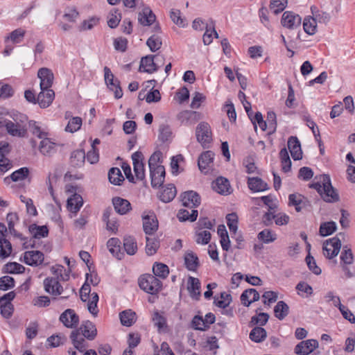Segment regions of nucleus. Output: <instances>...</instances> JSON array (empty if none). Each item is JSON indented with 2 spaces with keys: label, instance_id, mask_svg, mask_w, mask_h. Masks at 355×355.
<instances>
[{
  "label": "nucleus",
  "instance_id": "nucleus-64",
  "mask_svg": "<svg viewBox=\"0 0 355 355\" xmlns=\"http://www.w3.org/2000/svg\"><path fill=\"white\" fill-rule=\"evenodd\" d=\"M15 286V280L10 276H3L0 278V290L7 291Z\"/></svg>",
  "mask_w": 355,
  "mask_h": 355
},
{
  "label": "nucleus",
  "instance_id": "nucleus-3",
  "mask_svg": "<svg viewBox=\"0 0 355 355\" xmlns=\"http://www.w3.org/2000/svg\"><path fill=\"white\" fill-rule=\"evenodd\" d=\"M164 57L148 55L143 57L140 62L139 71L140 72H146L152 73L161 67L164 64Z\"/></svg>",
  "mask_w": 355,
  "mask_h": 355
},
{
  "label": "nucleus",
  "instance_id": "nucleus-17",
  "mask_svg": "<svg viewBox=\"0 0 355 355\" xmlns=\"http://www.w3.org/2000/svg\"><path fill=\"white\" fill-rule=\"evenodd\" d=\"M60 320L67 328H74L79 322V318L72 309H67L60 316Z\"/></svg>",
  "mask_w": 355,
  "mask_h": 355
},
{
  "label": "nucleus",
  "instance_id": "nucleus-8",
  "mask_svg": "<svg viewBox=\"0 0 355 355\" xmlns=\"http://www.w3.org/2000/svg\"><path fill=\"white\" fill-rule=\"evenodd\" d=\"M133 168L137 180L145 179V168L144 163V155L141 152L137 151L132 155Z\"/></svg>",
  "mask_w": 355,
  "mask_h": 355
},
{
  "label": "nucleus",
  "instance_id": "nucleus-44",
  "mask_svg": "<svg viewBox=\"0 0 355 355\" xmlns=\"http://www.w3.org/2000/svg\"><path fill=\"white\" fill-rule=\"evenodd\" d=\"M177 216L180 221L189 220L191 222H193L197 218L198 211L191 209V211L190 213L188 210L182 209L178 211Z\"/></svg>",
  "mask_w": 355,
  "mask_h": 355
},
{
  "label": "nucleus",
  "instance_id": "nucleus-27",
  "mask_svg": "<svg viewBox=\"0 0 355 355\" xmlns=\"http://www.w3.org/2000/svg\"><path fill=\"white\" fill-rule=\"evenodd\" d=\"M73 347L80 352H84L88 347V343L85 337L82 336L79 331H72L70 335Z\"/></svg>",
  "mask_w": 355,
  "mask_h": 355
},
{
  "label": "nucleus",
  "instance_id": "nucleus-23",
  "mask_svg": "<svg viewBox=\"0 0 355 355\" xmlns=\"http://www.w3.org/2000/svg\"><path fill=\"white\" fill-rule=\"evenodd\" d=\"M74 331H79V334L89 340H92L96 336V329L92 322H84L81 326Z\"/></svg>",
  "mask_w": 355,
  "mask_h": 355
},
{
  "label": "nucleus",
  "instance_id": "nucleus-57",
  "mask_svg": "<svg viewBox=\"0 0 355 355\" xmlns=\"http://www.w3.org/2000/svg\"><path fill=\"white\" fill-rule=\"evenodd\" d=\"M303 27L304 31L309 35H313L316 31L317 21L315 18H306L304 20Z\"/></svg>",
  "mask_w": 355,
  "mask_h": 355
},
{
  "label": "nucleus",
  "instance_id": "nucleus-28",
  "mask_svg": "<svg viewBox=\"0 0 355 355\" xmlns=\"http://www.w3.org/2000/svg\"><path fill=\"white\" fill-rule=\"evenodd\" d=\"M259 293L254 288L246 289L241 295V301L243 305L249 306L252 302L259 300Z\"/></svg>",
  "mask_w": 355,
  "mask_h": 355
},
{
  "label": "nucleus",
  "instance_id": "nucleus-31",
  "mask_svg": "<svg viewBox=\"0 0 355 355\" xmlns=\"http://www.w3.org/2000/svg\"><path fill=\"white\" fill-rule=\"evenodd\" d=\"M83 200L80 195L74 193L67 199V209L73 213H77L83 206Z\"/></svg>",
  "mask_w": 355,
  "mask_h": 355
},
{
  "label": "nucleus",
  "instance_id": "nucleus-58",
  "mask_svg": "<svg viewBox=\"0 0 355 355\" xmlns=\"http://www.w3.org/2000/svg\"><path fill=\"white\" fill-rule=\"evenodd\" d=\"M146 44L151 51L155 52L161 48L162 43L159 36L153 35L148 39Z\"/></svg>",
  "mask_w": 355,
  "mask_h": 355
},
{
  "label": "nucleus",
  "instance_id": "nucleus-22",
  "mask_svg": "<svg viewBox=\"0 0 355 355\" xmlns=\"http://www.w3.org/2000/svg\"><path fill=\"white\" fill-rule=\"evenodd\" d=\"M288 148L294 160L302 158V151L300 141L296 137H291L288 140Z\"/></svg>",
  "mask_w": 355,
  "mask_h": 355
},
{
  "label": "nucleus",
  "instance_id": "nucleus-63",
  "mask_svg": "<svg viewBox=\"0 0 355 355\" xmlns=\"http://www.w3.org/2000/svg\"><path fill=\"white\" fill-rule=\"evenodd\" d=\"M162 157V153L160 151L155 152L149 158L148 166L150 170L155 169L157 167L163 166L159 164L160 159Z\"/></svg>",
  "mask_w": 355,
  "mask_h": 355
},
{
  "label": "nucleus",
  "instance_id": "nucleus-55",
  "mask_svg": "<svg viewBox=\"0 0 355 355\" xmlns=\"http://www.w3.org/2000/svg\"><path fill=\"white\" fill-rule=\"evenodd\" d=\"M6 272L10 274H21L25 271V267L17 262H10L5 265Z\"/></svg>",
  "mask_w": 355,
  "mask_h": 355
},
{
  "label": "nucleus",
  "instance_id": "nucleus-42",
  "mask_svg": "<svg viewBox=\"0 0 355 355\" xmlns=\"http://www.w3.org/2000/svg\"><path fill=\"white\" fill-rule=\"evenodd\" d=\"M289 311L288 306L284 302L279 301L274 308V313L276 318L279 320H283Z\"/></svg>",
  "mask_w": 355,
  "mask_h": 355
},
{
  "label": "nucleus",
  "instance_id": "nucleus-26",
  "mask_svg": "<svg viewBox=\"0 0 355 355\" xmlns=\"http://www.w3.org/2000/svg\"><path fill=\"white\" fill-rule=\"evenodd\" d=\"M177 190L174 184H168L159 191V198L164 202H169L175 197Z\"/></svg>",
  "mask_w": 355,
  "mask_h": 355
},
{
  "label": "nucleus",
  "instance_id": "nucleus-34",
  "mask_svg": "<svg viewBox=\"0 0 355 355\" xmlns=\"http://www.w3.org/2000/svg\"><path fill=\"white\" fill-rule=\"evenodd\" d=\"M30 130L33 135L41 140L49 137V132L36 121L29 122Z\"/></svg>",
  "mask_w": 355,
  "mask_h": 355
},
{
  "label": "nucleus",
  "instance_id": "nucleus-49",
  "mask_svg": "<svg viewBox=\"0 0 355 355\" xmlns=\"http://www.w3.org/2000/svg\"><path fill=\"white\" fill-rule=\"evenodd\" d=\"M336 224L333 221L323 223L320 227V234L327 236L333 234L336 230Z\"/></svg>",
  "mask_w": 355,
  "mask_h": 355
},
{
  "label": "nucleus",
  "instance_id": "nucleus-35",
  "mask_svg": "<svg viewBox=\"0 0 355 355\" xmlns=\"http://www.w3.org/2000/svg\"><path fill=\"white\" fill-rule=\"evenodd\" d=\"M119 318L122 325L130 327L136 322V313L130 309L120 313Z\"/></svg>",
  "mask_w": 355,
  "mask_h": 355
},
{
  "label": "nucleus",
  "instance_id": "nucleus-56",
  "mask_svg": "<svg viewBox=\"0 0 355 355\" xmlns=\"http://www.w3.org/2000/svg\"><path fill=\"white\" fill-rule=\"evenodd\" d=\"M288 4V0H271L270 4V10L275 14L283 11Z\"/></svg>",
  "mask_w": 355,
  "mask_h": 355
},
{
  "label": "nucleus",
  "instance_id": "nucleus-2",
  "mask_svg": "<svg viewBox=\"0 0 355 355\" xmlns=\"http://www.w3.org/2000/svg\"><path fill=\"white\" fill-rule=\"evenodd\" d=\"M80 299L83 302H87V309L90 313L96 316L98 313L97 304L98 302V295L96 292L91 293L90 285L85 283L80 291Z\"/></svg>",
  "mask_w": 355,
  "mask_h": 355
},
{
  "label": "nucleus",
  "instance_id": "nucleus-11",
  "mask_svg": "<svg viewBox=\"0 0 355 355\" xmlns=\"http://www.w3.org/2000/svg\"><path fill=\"white\" fill-rule=\"evenodd\" d=\"M301 21L300 15L291 11L284 12L281 20L282 26L288 29L297 28L300 26Z\"/></svg>",
  "mask_w": 355,
  "mask_h": 355
},
{
  "label": "nucleus",
  "instance_id": "nucleus-37",
  "mask_svg": "<svg viewBox=\"0 0 355 355\" xmlns=\"http://www.w3.org/2000/svg\"><path fill=\"white\" fill-rule=\"evenodd\" d=\"M155 20V15L149 8H144L139 15V21L144 26H150Z\"/></svg>",
  "mask_w": 355,
  "mask_h": 355
},
{
  "label": "nucleus",
  "instance_id": "nucleus-32",
  "mask_svg": "<svg viewBox=\"0 0 355 355\" xmlns=\"http://www.w3.org/2000/svg\"><path fill=\"white\" fill-rule=\"evenodd\" d=\"M8 132L15 137H24L26 134V130L20 124L8 121L6 123Z\"/></svg>",
  "mask_w": 355,
  "mask_h": 355
},
{
  "label": "nucleus",
  "instance_id": "nucleus-21",
  "mask_svg": "<svg viewBox=\"0 0 355 355\" xmlns=\"http://www.w3.org/2000/svg\"><path fill=\"white\" fill-rule=\"evenodd\" d=\"M143 229L148 236L153 235L157 230L158 221L153 214L143 216Z\"/></svg>",
  "mask_w": 355,
  "mask_h": 355
},
{
  "label": "nucleus",
  "instance_id": "nucleus-52",
  "mask_svg": "<svg viewBox=\"0 0 355 355\" xmlns=\"http://www.w3.org/2000/svg\"><path fill=\"white\" fill-rule=\"evenodd\" d=\"M258 239L265 243H269L275 241L277 236L271 230L265 229L258 234Z\"/></svg>",
  "mask_w": 355,
  "mask_h": 355
},
{
  "label": "nucleus",
  "instance_id": "nucleus-46",
  "mask_svg": "<svg viewBox=\"0 0 355 355\" xmlns=\"http://www.w3.org/2000/svg\"><path fill=\"white\" fill-rule=\"evenodd\" d=\"M108 178L112 184L120 185L124 180L123 176L119 168H112L108 173Z\"/></svg>",
  "mask_w": 355,
  "mask_h": 355
},
{
  "label": "nucleus",
  "instance_id": "nucleus-6",
  "mask_svg": "<svg viewBox=\"0 0 355 355\" xmlns=\"http://www.w3.org/2000/svg\"><path fill=\"white\" fill-rule=\"evenodd\" d=\"M344 236V234L339 233L336 236L324 243L323 254L327 258L332 259L338 255L342 245L340 238H343Z\"/></svg>",
  "mask_w": 355,
  "mask_h": 355
},
{
  "label": "nucleus",
  "instance_id": "nucleus-43",
  "mask_svg": "<svg viewBox=\"0 0 355 355\" xmlns=\"http://www.w3.org/2000/svg\"><path fill=\"white\" fill-rule=\"evenodd\" d=\"M266 331L260 327H256L250 333V338L256 343H261L266 338Z\"/></svg>",
  "mask_w": 355,
  "mask_h": 355
},
{
  "label": "nucleus",
  "instance_id": "nucleus-53",
  "mask_svg": "<svg viewBox=\"0 0 355 355\" xmlns=\"http://www.w3.org/2000/svg\"><path fill=\"white\" fill-rule=\"evenodd\" d=\"M85 159V153L83 150H74L71 155V162L73 166H80Z\"/></svg>",
  "mask_w": 355,
  "mask_h": 355
},
{
  "label": "nucleus",
  "instance_id": "nucleus-14",
  "mask_svg": "<svg viewBox=\"0 0 355 355\" xmlns=\"http://www.w3.org/2000/svg\"><path fill=\"white\" fill-rule=\"evenodd\" d=\"M318 347V342L315 339H309L300 342L295 347V352L299 355H309Z\"/></svg>",
  "mask_w": 355,
  "mask_h": 355
},
{
  "label": "nucleus",
  "instance_id": "nucleus-36",
  "mask_svg": "<svg viewBox=\"0 0 355 355\" xmlns=\"http://www.w3.org/2000/svg\"><path fill=\"white\" fill-rule=\"evenodd\" d=\"M200 283L198 278L189 277L188 279V287L187 289L192 298L197 299L200 295Z\"/></svg>",
  "mask_w": 355,
  "mask_h": 355
},
{
  "label": "nucleus",
  "instance_id": "nucleus-47",
  "mask_svg": "<svg viewBox=\"0 0 355 355\" xmlns=\"http://www.w3.org/2000/svg\"><path fill=\"white\" fill-rule=\"evenodd\" d=\"M82 123L83 121L80 117L73 116L68 121L64 130L66 132L73 133L80 128Z\"/></svg>",
  "mask_w": 355,
  "mask_h": 355
},
{
  "label": "nucleus",
  "instance_id": "nucleus-4",
  "mask_svg": "<svg viewBox=\"0 0 355 355\" xmlns=\"http://www.w3.org/2000/svg\"><path fill=\"white\" fill-rule=\"evenodd\" d=\"M141 289L151 295L157 294L162 288V282L154 275L146 274L139 279Z\"/></svg>",
  "mask_w": 355,
  "mask_h": 355
},
{
  "label": "nucleus",
  "instance_id": "nucleus-41",
  "mask_svg": "<svg viewBox=\"0 0 355 355\" xmlns=\"http://www.w3.org/2000/svg\"><path fill=\"white\" fill-rule=\"evenodd\" d=\"M288 200V205L290 206H294L297 212L301 211L302 205H304V198L299 193L290 194Z\"/></svg>",
  "mask_w": 355,
  "mask_h": 355
},
{
  "label": "nucleus",
  "instance_id": "nucleus-60",
  "mask_svg": "<svg viewBox=\"0 0 355 355\" xmlns=\"http://www.w3.org/2000/svg\"><path fill=\"white\" fill-rule=\"evenodd\" d=\"M26 31L21 28H17L10 33L6 37V40H11L13 43L17 44L21 42L25 35Z\"/></svg>",
  "mask_w": 355,
  "mask_h": 355
},
{
  "label": "nucleus",
  "instance_id": "nucleus-33",
  "mask_svg": "<svg viewBox=\"0 0 355 355\" xmlns=\"http://www.w3.org/2000/svg\"><path fill=\"white\" fill-rule=\"evenodd\" d=\"M184 264L191 271H196L199 265L198 258L192 251H188L184 254Z\"/></svg>",
  "mask_w": 355,
  "mask_h": 355
},
{
  "label": "nucleus",
  "instance_id": "nucleus-5",
  "mask_svg": "<svg viewBox=\"0 0 355 355\" xmlns=\"http://www.w3.org/2000/svg\"><path fill=\"white\" fill-rule=\"evenodd\" d=\"M196 137L203 148H209L212 141V132L209 124L202 121L196 128Z\"/></svg>",
  "mask_w": 355,
  "mask_h": 355
},
{
  "label": "nucleus",
  "instance_id": "nucleus-39",
  "mask_svg": "<svg viewBox=\"0 0 355 355\" xmlns=\"http://www.w3.org/2000/svg\"><path fill=\"white\" fill-rule=\"evenodd\" d=\"M121 20V14L118 9H112L107 15V25L111 28L118 26Z\"/></svg>",
  "mask_w": 355,
  "mask_h": 355
},
{
  "label": "nucleus",
  "instance_id": "nucleus-25",
  "mask_svg": "<svg viewBox=\"0 0 355 355\" xmlns=\"http://www.w3.org/2000/svg\"><path fill=\"white\" fill-rule=\"evenodd\" d=\"M112 204L115 211L121 214L124 215L131 210L130 202L125 199L120 197H115L112 199Z\"/></svg>",
  "mask_w": 355,
  "mask_h": 355
},
{
  "label": "nucleus",
  "instance_id": "nucleus-59",
  "mask_svg": "<svg viewBox=\"0 0 355 355\" xmlns=\"http://www.w3.org/2000/svg\"><path fill=\"white\" fill-rule=\"evenodd\" d=\"M29 170L26 167H22L10 175V178L13 182H18L24 180L28 177Z\"/></svg>",
  "mask_w": 355,
  "mask_h": 355
},
{
  "label": "nucleus",
  "instance_id": "nucleus-61",
  "mask_svg": "<svg viewBox=\"0 0 355 355\" xmlns=\"http://www.w3.org/2000/svg\"><path fill=\"white\" fill-rule=\"evenodd\" d=\"M269 315L268 313H259L252 317L250 323L252 325L259 324L263 326L267 323Z\"/></svg>",
  "mask_w": 355,
  "mask_h": 355
},
{
  "label": "nucleus",
  "instance_id": "nucleus-19",
  "mask_svg": "<svg viewBox=\"0 0 355 355\" xmlns=\"http://www.w3.org/2000/svg\"><path fill=\"white\" fill-rule=\"evenodd\" d=\"M212 188L216 192L221 195L227 196L232 192L229 180L223 177H219L213 182Z\"/></svg>",
  "mask_w": 355,
  "mask_h": 355
},
{
  "label": "nucleus",
  "instance_id": "nucleus-50",
  "mask_svg": "<svg viewBox=\"0 0 355 355\" xmlns=\"http://www.w3.org/2000/svg\"><path fill=\"white\" fill-rule=\"evenodd\" d=\"M231 301V295L226 292H223L221 293L220 297L215 298L214 303L217 306L224 309L229 306Z\"/></svg>",
  "mask_w": 355,
  "mask_h": 355
},
{
  "label": "nucleus",
  "instance_id": "nucleus-7",
  "mask_svg": "<svg viewBox=\"0 0 355 355\" xmlns=\"http://www.w3.org/2000/svg\"><path fill=\"white\" fill-rule=\"evenodd\" d=\"M105 81L108 88L113 91L114 97L117 99L123 96V92L120 87V83L117 79H114V76L111 70L107 67H104Z\"/></svg>",
  "mask_w": 355,
  "mask_h": 355
},
{
  "label": "nucleus",
  "instance_id": "nucleus-29",
  "mask_svg": "<svg viewBox=\"0 0 355 355\" xmlns=\"http://www.w3.org/2000/svg\"><path fill=\"white\" fill-rule=\"evenodd\" d=\"M214 153L212 151L207 150L201 154L198 158V167L201 171L206 173L211 163L213 162Z\"/></svg>",
  "mask_w": 355,
  "mask_h": 355
},
{
  "label": "nucleus",
  "instance_id": "nucleus-12",
  "mask_svg": "<svg viewBox=\"0 0 355 355\" xmlns=\"http://www.w3.org/2000/svg\"><path fill=\"white\" fill-rule=\"evenodd\" d=\"M37 148L40 153L45 157H52L57 151V144L49 137L40 141Z\"/></svg>",
  "mask_w": 355,
  "mask_h": 355
},
{
  "label": "nucleus",
  "instance_id": "nucleus-13",
  "mask_svg": "<svg viewBox=\"0 0 355 355\" xmlns=\"http://www.w3.org/2000/svg\"><path fill=\"white\" fill-rule=\"evenodd\" d=\"M181 201L184 207L193 209L200 204V198L199 195L193 191H188L183 193L181 196Z\"/></svg>",
  "mask_w": 355,
  "mask_h": 355
},
{
  "label": "nucleus",
  "instance_id": "nucleus-38",
  "mask_svg": "<svg viewBox=\"0 0 355 355\" xmlns=\"http://www.w3.org/2000/svg\"><path fill=\"white\" fill-rule=\"evenodd\" d=\"M29 231L35 239L46 237L49 234V230L46 225L39 226L36 224H32L29 226Z\"/></svg>",
  "mask_w": 355,
  "mask_h": 355
},
{
  "label": "nucleus",
  "instance_id": "nucleus-48",
  "mask_svg": "<svg viewBox=\"0 0 355 355\" xmlns=\"http://www.w3.org/2000/svg\"><path fill=\"white\" fill-rule=\"evenodd\" d=\"M153 271L154 276L159 277L163 279L166 278L169 273L168 267L162 263H155L153 267Z\"/></svg>",
  "mask_w": 355,
  "mask_h": 355
},
{
  "label": "nucleus",
  "instance_id": "nucleus-24",
  "mask_svg": "<svg viewBox=\"0 0 355 355\" xmlns=\"http://www.w3.org/2000/svg\"><path fill=\"white\" fill-rule=\"evenodd\" d=\"M151 178V185L154 188L160 187L165 178V168L164 166L157 167L155 169L150 171Z\"/></svg>",
  "mask_w": 355,
  "mask_h": 355
},
{
  "label": "nucleus",
  "instance_id": "nucleus-30",
  "mask_svg": "<svg viewBox=\"0 0 355 355\" xmlns=\"http://www.w3.org/2000/svg\"><path fill=\"white\" fill-rule=\"evenodd\" d=\"M248 185L253 192H261L268 189L267 183L259 178H248Z\"/></svg>",
  "mask_w": 355,
  "mask_h": 355
},
{
  "label": "nucleus",
  "instance_id": "nucleus-54",
  "mask_svg": "<svg viewBox=\"0 0 355 355\" xmlns=\"http://www.w3.org/2000/svg\"><path fill=\"white\" fill-rule=\"evenodd\" d=\"M159 241L155 238L146 236V252L148 255L155 254L159 248Z\"/></svg>",
  "mask_w": 355,
  "mask_h": 355
},
{
  "label": "nucleus",
  "instance_id": "nucleus-45",
  "mask_svg": "<svg viewBox=\"0 0 355 355\" xmlns=\"http://www.w3.org/2000/svg\"><path fill=\"white\" fill-rule=\"evenodd\" d=\"M354 262V255L351 248L347 245L343 248L340 254V265H351Z\"/></svg>",
  "mask_w": 355,
  "mask_h": 355
},
{
  "label": "nucleus",
  "instance_id": "nucleus-15",
  "mask_svg": "<svg viewBox=\"0 0 355 355\" xmlns=\"http://www.w3.org/2000/svg\"><path fill=\"white\" fill-rule=\"evenodd\" d=\"M44 288L49 294L58 296L63 293V288L55 277H47L44 280Z\"/></svg>",
  "mask_w": 355,
  "mask_h": 355
},
{
  "label": "nucleus",
  "instance_id": "nucleus-18",
  "mask_svg": "<svg viewBox=\"0 0 355 355\" xmlns=\"http://www.w3.org/2000/svg\"><path fill=\"white\" fill-rule=\"evenodd\" d=\"M23 260L27 265L37 266L42 263L44 254L38 250L26 251L24 254Z\"/></svg>",
  "mask_w": 355,
  "mask_h": 355
},
{
  "label": "nucleus",
  "instance_id": "nucleus-16",
  "mask_svg": "<svg viewBox=\"0 0 355 355\" xmlns=\"http://www.w3.org/2000/svg\"><path fill=\"white\" fill-rule=\"evenodd\" d=\"M40 92L37 96V103L41 108L50 106L55 98V92L53 89H40Z\"/></svg>",
  "mask_w": 355,
  "mask_h": 355
},
{
  "label": "nucleus",
  "instance_id": "nucleus-10",
  "mask_svg": "<svg viewBox=\"0 0 355 355\" xmlns=\"http://www.w3.org/2000/svg\"><path fill=\"white\" fill-rule=\"evenodd\" d=\"M177 119L181 124L190 126L201 119V114L196 111L184 110L177 115Z\"/></svg>",
  "mask_w": 355,
  "mask_h": 355
},
{
  "label": "nucleus",
  "instance_id": "nucleus-51",
  "mask_svg": "<svg viewBox=\"0 0 355 355\" xmlns=\"http://www.w3.org/2000/svg\"><path fill=\"white\" fill-rule=\"evenodd\" d=\"M12 252L10 243L5 238H0V257L4 259L10 256Z\"/></svg>",
  "mask_w": 355,
  "mask_h": 355
},
{
  "label": "nucleus",
  "instance_id": "nucleus-1",
  "mask_svg": "<svg viewBox=\"0 0 355 355\" xmlns=\"http://www.w3.org/2000/svg\"><path fill=\"white\" fill-rule=\"evenodd\" d=\"M311 187L317 190L326 202H334L339 200V196L332 187L330 177L327 175H321L320 181L313 183Z\"/></svg>",
  "mask_w": 355,
  "mask_h": 355
},
{
  "label": "nucleus",
  "instance_id": "nucleus-9",
  "mask_svg": "<svg viewBox=\"0 0 355 355\" xmlns=\"http://www.w3.org/2000/svg\"><path fill=\"white\" fill-rule=\"evenodd\" d=\"M37 77L40 80V89H52L54 76L51 69L45 67L40 69L37 72Z\"/></svg>",
  "mask_w": 355,
  "mask_h": 355
},
{
  "label": "nucleus",
  "instance_id": "nucleus-62",
  "mask_svg": "<svg viewBox=\"0 0 355 355\" xmlns=\"http://www.w3.org/2000/svg\"><path fill=\"white\" fill-rule=\"evenodd\" d=\"M171 18L180 27H184L187 25L186 20L182 17L179 10H172L171 11Z\"/></svg>",
  "mask_w": 355,
  "mask_h": 355
},
{
  "label": "nucleus",
  "instance_id": "nucleus-20",
  "mask_svg": "<svg viewBox=\"0 0 355 355\" xmlns=\"http://www.w3.org/2000/svg\"><path fill=\"white\" fill-rule=\"evenodd\" d=\"M9 153V144L7 142H0V172L5 173L11 166V162L5 156Z\"/></svg>",
  "mask_w": 355,
  "mask_h": 355
},
{
  "label": "nucleus",
  "instance_id": "nucleus-40",
  "mask_svg": "<svg viewBox=\"0 0 355 355\" xmlns=\"http://www.w3.org/2000/svg\"><path fill=\"white\" fill-rule=\"evenodd\" d=\"M123 248L128 254H135L137 251V245L135 238L130 236H125L123 239Z\"/></svg>",
  "mask_w": 355,
  "mask_h": 355
}]
</instances>
